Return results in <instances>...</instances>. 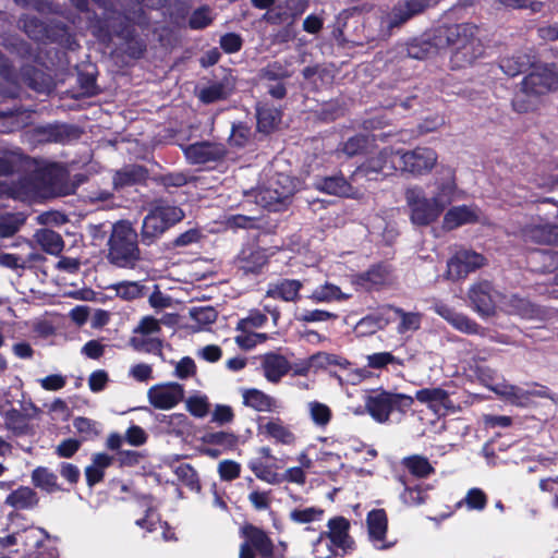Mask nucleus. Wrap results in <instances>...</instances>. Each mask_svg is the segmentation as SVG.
<instances>
[{
    "label": "nucleus",
    "mask_w": 558,
    "mask_h": 558,
    "mask_svg": "<svg viewBox=\"0 0 558 558\" xmlns=\"http://www.w3.org/2000/svg\"><path fill=\"white\" fill-rule=\"evenodd\" d=\"M107 247V260L116 267L132 269L141 259L138 233L128 220L112 225Z\"/></svg>",
    "instance_id": "f257e3e1"
},
{
    "label": "nucleus",
    "mask_w": 558,
    "mask_h": 558,
    "mask_svg": "<svg viewBox=\"0 0 558 558\" xmlns=\"http://www.w3.org/2000/svg\"><path fill=\"white\" fill-rule=\"evenodd\" d=\"M477 27L470 23L454 24L439 29V38L453 47L451 61L459 68L472 65L484 53L480 38L475 36Z\"/></svg>",
    "instance_id": "f03ea898"
},
{
    "label": "nucleus",
    "mask_w": 558,
    "mask_h": 558,
    "mask_svg": "<svg viewBox=\"0 0 558 558\" xmlns=\"http://www.w3.org/2000/svg\"><path fill=\"white\" fill-rule=\"evenodd\" d=\"M239 536L242 539L239 558H287V544H276L269 532L260 526L245 522L239 529Z\"/></svg>",
    "instance_id": "7ed1b4c3"
},
{
    "label": "nucleus",
    "mask_w": 558,
    "mask_h": 558,
    "mask_svg": "<svg viewBox=\"0 0 558 558\" xmlns=\"http://www.w3.org/2000/svg\"><path fill=\"white\" fill-rule=\"evenodd\" d=\"M136 27L146 31L149 20L142 8L134 11V19L128 14L119 15L112 24L113 34L125 45V53L133 59H141L147 50L145 39L141 38Z\"/></svg>",
    "instance_id": "20e7f679"
},
{
    "label": "nucleus",
    "mask_w": 558,
    "mask_h": 558,
    "mask_svg": "<svg viewBox=\"0 0 558 558\" xmlns=\"http://www.w3.org/2000/svg\"><path fill=\"white\" fill-rule=\"evenodd\" d=\"M184 211L173 205L159 201L149 209L145 216L142 229L141 241L144 245L154 244L167 230L184 218Z\"/></svg>",
    "instance_id": "39448f33"
},
{
    "label": "nucleus",
    "mask_w": 558,
    "mask_h": 558,
    "mask_svg": "<svg viewBox=\"0 0 558 558\" xmlns=\"http://www.w3.org/2000/svg\"><path fill=\"white\" fill-rule=\"evenodd\" d=\"M365 409L371 417L379 423L385 424L390 420L393 411L407 413L414 404L412 396L391 392L383 388L372 390L364 400Z\"/></svg>",
    "instance_id": "423d86ee"
},
{
    "label": "nucleus",
    "mask_w": 558,
    "mask_h": 558,
    "mask_svg": "<svg viewBox=\"0 0 558 558\" xmlns=\"http://www.w3.org/2000/svg\"><path fill=\"white\" fill-rule=\"evenodd\" d=\"M327 527L328 530L322 531L314 543V546H318L324 539L329 541L327 545L329 555L326 558L344 557L355 550L356 544L350 535L351 524L347 518L342 515L330 518Z\"/></svg>",
    "instance_id": "0eeeda50"
},
{
    "label": "nucleus",
    "mask_w": 558,
    "mask_h": 558,
    "mask_svg": "<svg viewBox=\"0 0 558 558\" xmlns=\"http://www.w3.org/2000/svg\"><path fill=\"white\" fill-rule=\"evenodd\" d=\"M410 209V220L414 226L426 227L435 222L444 213L432 198H427L421 186H410L404 192Z\"/></svg>",
    "instance_id": "6e6552de"
},
{
    "label": "nucleus",
    "mask_w": 558,
    "mask_h": 558,
    "mask_svg": "<svg viewBox=\"0 0 558 558\" xmlns=\"http://www.w3.org/2000/svg\"><path fill=\"white\" fill-rule=\"evenodd\" d=\"M397 150L392 147H384L375 156L368 157L351 174L353 182L361 179L377 180L379 174L388 175L398 169L395 163Z\"/></svg>",
    "instance_id": "1a4fd4ad"
},
{
    "label": "nucleus",
    "mask_w": 558,
    "mask_h": 558,
    "mask_svg": "<svg viewBox=\"0 0 558 558\" xmlns=\"http://www.w3.org/2000/svg\"><path fill=\"white\" fill-rule=\"evenodd\" d=\"M397 156L400 161L398 169L413 177L429 173L438 159V155L433 148L421 146L411 150L398 149Z\"/></svg>",
    "instance_id": "9d476101"
},
{
    "label": "nucleus",
    "mask_w": 558,
    "mask_h": 558,
    "mask_svg": "<svg viewBox=\"0 0 558 558\" xmlns=\"http://www.w3.org/2000/svg\"><path fill=\"white\" fill-rule=\"evenodd\" d=\"M269 257L267 248L256 242H248L242 246L233 264L243 276H259L268 265Z\"/></svg>",
    "instance_id": "9b49d317"
},
{
    "label": "nucleus",
    "mask_w": 558,
    "mask_h": 558,
    "mask_svg": "<svg viewBox=\"0 0 558 558\" xmlns=\"http://www.w3.org/2000/svg\"><path fill=\"white\" fill-rule=\"evenodd\" d=\"M395 268L387 262L371 265L365 271L352 277V283L366 292L379 291L393 283Z\"/></svg>",
    "instance_id": "f8f14e48"
},
{
    "label": "nucleus",
    "mask_w": 558,
    "mask_h": 558,
    "mask_svg": "<svg viewBox=\"0 0 558 558\" xmlns=\"http://www.w3.org/2000/svg\"><path fill=\"white\" fill-rule=\"evenodd\" d=\"M484 264L485 257L482 254L470 250H460L448 259L446 275L449 280L459 281Z\"/></svg>",
    "instance_id": "ddd939ff"
},
{
    "label": "nucleus",
    "mask_w": 558,
    "mask_h": 558,
    "mask_svg": "<svg viewBox=\"0 0 558 558\" xmlns=\"http://www.w3.org/2000/svg\"><path fill=\"white\" fill-rule=\"evenodd\" d=\"M523 89L538 97L558 89V73L554 64L536 66L523 77L521 84Z\"/></svg>",
    "instance_id": "4468645a"
},
{
    "label": "nucleus",
    "mask_w": 558,
    "mask_h": 558,
    "mask_svg": "<svg viewBox=\"0 0 558 558\" xmlns=\"http://www.w3.org/2000/svg\"><path fill=\"white\" fill-rule=\"evenodd\" d=\"M183 154L191 165H206L222 161L228 149L222 143L199 141L183 147Z\"/></svg>",
    "instance_id": "2eb2a0df"
},
{
    "label": "nucleus",
    "mask_w": 558,
    "mask_h": 558,
    "mask_svg": "<svg viewBox=\"0 0 558 558\" xmlns=\"http://www.w3.org/2000/svg\"><path fill=\"white\" fill-rule=\"evenodd\" d=\"M310 7L308 0H283L266 11L262 20L269 25H293Z\"/></svg>",
    "instance_id": "dca6fc26"
},
{
    "label": "nucleus",
    "mask_w": 558,
    "mask_h": 558,
    "mask_svg": "<svg viewBox=\"0 0 558 558\" xmlns=\"http://www.w3.org/2000/svg\"><path fill=\"white\" fill-rule=\"evenodd\" d=\"M435 3L436 0H399L386 17L388 29L402 26Z\"/></svg>",
    "instance_id": "f3484780"
},
{
    "label": "nucleus",
    "mask_w": 558,
    "mask_h": 558,
    "mask_svg": "<svg viewBox=\"0 0 558 558\" xmlns=\"http://www.w3.org/2000/svg\"><path fill=\"white\" fill-rule=\"evenodd\" d=\"M149 403L159 410H170L178 405L184 398V388L179 383L156 385L148 389Z\"/></svg>",
    "instance_id": "a211bd4d"
},
{
    "label": "nucleus",
    "mask_w": 558,
    "mask_h": 558,
    "mask_svg": "<svg viewBox=\"0 0 558 558\" xmlns=\"http://www.w3.org/2000/svg\"><path fill=\"white\" fill-rule=\"evenodd\" d=\"M21 29L34 41H54L59 32H65V25L50 26L39 17L23 14L19 21Z\"/></svg>",
    "instance_id": "6ab92c4d"
},
{
    "label": "nucleus",
    "mask_w": 558,
    "mask_h": 558,
    "mask_svg": "<svg viewBox=\"0 0 558 558\" xmlns=\"http://www.w3.org/2000/svg\"><path fill=\"white\" fill-rule=\"evenodd\" d=\"M264 417H258L257 432L276 445L293 446L296 442L295 434L280 417H271L264 423Z\"/></svg>",
    "instance_id": "aec40b11"
},
{
    "label": "nucleus",
    "mask_w": 558,
    "mask_h": 558,
    "mask_svg": "<svg viewBox=\"0 0 558 558\" xmlns=\"http://www.w3.org/2000/svg\"><path fill=\"white\" fill-rule=\"evenodd\" d=\"M368 538L376 549L386 550L393 546V543L386 541L388 531V518L383 508L373 509L366 515Z\"/></svg>",
    "instance_id": "412c9836"
},
{
    "label": "nucleus",
    "mask_w": 558,
    "mask_h": 558,
    "mask_svg": "<svg viewBox=\"0 0 558 558\" xmlns=\"http://www.w3.org/2000/svg\"><path fill=\"white\" fill-rule=\"evenodd\" d=\"M32 531L35 541L24 546L20 558H60L59 548L50 543L51 535L46 529L34 525Z\"/></svg>",
    "instance_id": "4be33fe9"
},
{
    "label": "nucleus",
    "mask_w": 558,
    "mask_h": 558,
    "mask_svg": "<svg viewBox=\"0 0 558 558\" xmlns=\"http://www.w3.org/2000/svg\"><path fill=\"white\" fill-rule=\"evenodd\" d=\"M353 183L351 177L347 179L339 172L333 175L317 178L314 185L316 190L328 195L354 198L357 191L353 187Z\"/></svg>",
    "instance_id": "5701e85b"
},
{
    "label": "nucleus",
    "mask_w": 558,
    "mask_h": 558,
    "mask_svg": "<svg viewBox=\"0 0 558 558\" xmlns=\"http://www.w3.org/2000/svg\"><path fill=\"white\" fill-rule=\"evenodd\" d=\"M20 76L23 83L38 94L49 95L56 88V83L50 73L32 64L21 66Z\"/></svg>",
    "instance_id": "b1692460"
},
{
    "label": "nucleus",
    "mask_w": 558,
    "mask_h": 558,
    "mask_svg": "<svg viewBox=\"0 0 558 558\" xmlns=\"http://www.w3.org/2000/svg\"><path fill=\"white\" fill-rule=\"evenodd\" d=\"M494 287L487 281L473 284L469 290V299L475 312L482 316H490L495 313Z\"/></svg>",
    "instance_id": "393cba45"
},
{
    "label": "nucleus",
    "mask_w": 558,
    "mask_h": 558,
    "mask_svg": "<svg viewBox=\"0 0 558 558\" xmlns=\"http://www.w3.org/2000/svg\"><path fill=\"white\" fill-rule=\"evenodd\" d=\"M436 312L454 329L466 335H480L484 330L483 327L468 315L458 313L454 308L441 304L436 307Z\"/></svg>",
    "instance_id": "a878e982"
},
{
    "label": "nucleus",
    "mask_w": 558,
    "mask_h": 558,
    "mask_svg": "<svg viewBox=\"0 0 558 558\" xmlns=\"http://www.w3.org/2000/svg\"><path fill=\"white\" fill-rule=\"evenodd\" d=\"M303 282L299 279L282 278L268 284L266 296L289 303H296L300 299V291Z\"/></svg>",
    "instance_id": "bb28decb"
},
{
    "label": "nucleus",
    "mask_w": 558,
    "mask_h": 558,
    "mask_svg": "<svg viewBox=\"0 0 558 558\" xmlns=\"http://www.w3.org/2000/svg\"><path fill=\"white\" fill-rule=\"evenodd\" d=\"M524 241L542 245H558V225L529 223L522 228Z\"/></svg>",
    "instance_id": "cd10ccee"
},
{
    "label": "nucleus",
    "mask_w": 558,
    "mask_h": 558,
    "mask_svg": "<svg viewBox=\"0 0 558 558\" xmlns=\"http://www.w3.org/2000/svg\"><path fill=\"white\" fill-rule=\"evenodd\" d=\"M257 131L270 134L278 129L282 120V110L268 101H259L256 105Z\"/></svg>",
    "instance_id": "c85d7f7f"
},
{
    "label": "nucleus",
    "mask_w": 558,
    "mask_h": 558,
    "mask_svg": "<svg viewBox=\"0 0 558 558\" xmlns=\"http://www.w3.org/2000/svg\"><path fill=\"white\" fill-rule=\"evenodd\" d=\"M262 368L265 378L277 384L291 371V364L284 355L269 352L263 356Z\"/></svg>",
    "instance_id": "c756f323"
},
{
    "label": "nucleus",
    "mask_w": 558,
    "mask_h": 558,
    "mask_svg": "<svg viewBox=\"0 0 558 558\" xmlns=\"http://www.w3.org/2000/svg\"><path fill=\"white\" fill-rule=\"evenodd\" d=\"M148 178V170L141 165H126L116 171L112 181L116 190L143 184Z\"/></svg>",
    "instance_id": "7c9ffc66"
},
{
    "label": "nucleus",
    "mask_w": 558,
    "mask_h": 558,
    "mask_svg": "<svg viewBox=\"0 0 558 558\" xmlns=\"http://www.w3.org/2000/svg\"><path fill=\"white\" fill-rule=\"evenodd\" d=\"M4 502L16 510H29L38 506L39 497L33 488L20 486L7 496Z\"/></svg>",
    "instance_id": "2f4dec72"
},
{
    "label": "nucleus",
    "mask_w": 558,
    "mask_h": 558,
    "mask_svg": "<svg viewBox=\"0 0 558 558\" xmlns=\"http://www.w3.org/2000/svg\"><path fill=\"white\" fill-rule=\"evenodd\" d=\"M400 464L415 478L423 480L435 474V468L428 458L422 454H411L402 458Z\"/></svg>",
    "instance_id": "473e14b6"
},
{
    "label": "nucleus",
    "mask_w": 558,
    "mask_h": 558,
    "mask_svg": "<svg viewBox=\"0 0 558 558\" xmlns=\"http://www.w3.org/2000/svg\"><path fill=\"white\" fill-rule=\"evenodd\" d=\"M243 404L258 412H271L276 409V400L257 388L243 391Z\"/></svg>",
    "instance_id": "72a5a7b5"
},
{
    "label": "nucleus",
    "mask_w": 558,
    "mask_h": 558,
    "mask_svg": "<svg viewBox=\"0 0 558 558\" xmlns=\"http://www.w3.org/2000/svg\"><path fill=\"white\" fill-rule=\"evenodd\" d=\"M32 483L35 487L45 490L48 494L56 492H70L58 483V476L46 466H37L32 472Z\"/></svg>",
    "instance_id": "f704fd0d"
},
{
    "label": "nucleus",
    "mask_w": 558,
    "mask_h": 558,
    "mask_svg": "<svg viewBox=\"0 0 558 558\" xmlns=\"http://www.w3.org/2000/svg\"><path fill=\"white\" fill-rule=\"evenodd\" d=\"M234 88V85L225 78L220 82H216L209 86L204 87L198 98L203 104L209 105L219 100H226Z\"/></svg>",
    "instance_id": "c9c22d12"
},
{
    "label": "nucleus",
    "mask_w": 558,
    "mask_h": 558,
    "mask_svg": "<svg viewBox=\"0 0 558 558\" xmlns=\"http://www.w3.org/2000/svg\"><path fill=\"white\" fill-rule=\"evenodd\" d=\"M199 440L205 445L220 447L223 451H231L239 445V435L227 430L205 432Z\"/></svg>",
    "instance_id": "e433bc0d"
},
{
    "label": "nucleus",
    "mask_w": 558,
    "mask_h": 558,
    "mask_svg": "<svg viewBox=\"0 0 558 558\" xmlns=\"http://www.w3.org/2000/svg\"><path fill=\"white\" fill-rule=\"evenodd\" d=\"M73 126L68 124H47L37 126L35 134L43 142L62 143L72 135Z\"/></svg>",
    "instance_id": "4c0bfd02"
},
{
    "label": "nucleus",
    "mask_w": 558,
    "mask_h": 558,
    "mask_svg": "<svg viewBox=\"0 0 558 558\" xmlns=\"http://www.w3.org/2000/svg\"><path fill=\"white\" fill-rule=\"evenodd\" d=\"M476 214L465 205L450 208L444 217V227L453 230L462 225L475 222Z\"/></svg>",
    "instance_id": "58836bf2"
},
{
    "label": "nucleus",
    "mask_w": 558,
    "mask_h": 558,
    "mask_svg": "<svg viewBox=\"0 0 558 558\" xmlns=\"http://www.w3.org/2000/svg\"><path fill=\"white\" fill-rule=\"evenodd\" d=\"M533 65L531 58L526 53H517L511 57L501 58L499 61V68L509 77H514Z\"/></svg>",
    "instance_id": "ea45409f"
},
{
    "label": "nucleus",
    "mask_w": 558,
    "mask_h": 558,
    "mask_svg": "<svg viewBox=\"0 0 558 558\" xmlns=\"http://www.w3.org/2000/svg\"><path fill=\"white\" fill-rule=\"evenodd\" d=\"M349 298V294L343 293L340 287L331 282H325L324 284L317 287L307 296V299L311 300L313 303H330L332 301H347Z\"/></svg>",
    "instance_id": "a19ab883"
},
{
    "label": "nucleus",
    "mask_w": 558,
    "mask_h": 558,
    "mask_svg": "<svg viewBox=\"0 0 558 558\" xmlns=\"http://www.w3.org/2000/svg\"><path fill=\"white\" fill-rule=\"evenodd\" d=\"M160 423L163 424L169 434H173L178 437L189 435L193 427L192 422L184 413H172L170 415H162Z\"/></svg>",
    "instance_id": "79ce46f5"
},
{
    "label": "nucleus",
    "mask_w": 558,
    "mask_h": 558,
    "mask_svg": "<svg viewBox=\"0 0 558 558\" xmlns=\"http://www.w3.org/2000/svg\"><path fill=\"white\" fill-rule=\"evenodd\" d=\"M0 76L8 81L9 87L1 92L4 97L17 98L20 97L21 88L13 82L15 77V69L11 60L0 50Z\"/></svg>",
    "instance_id": "37998d69"
},
{
    "label": "nucleus",
    "mask_w": 558,
    "mask_h": 558,
    "mask_svg": "<svg viewBox=\"0 0 558 558\" xmlns=\"http://www.w3.org/2000/svg\"><path fill=\"white\" fill-rule=\"evenodd\" d=\"M456 190L454 173L450 171L449 178L437 184V191L432 199L444 211L452 203Z\"/></svg>",
    "instance_id": "c03bdc74"
},
{
    "label": "nucleus",
    "mask_w": 558,
    "mask_h": 558,
    "mask_svg": "<svg viewBox=\"0 0 558 558\" xmlns=\"http://www.w3.org/2000/svg\"><path fill=\"white\" fill-rule=\"evenodd\" d=\"M178 480L190 490L199 493L202 484L197 471L190 463H181L173 470Z\"/></svg>",
    "instance_id": "a18cd8bd"
},
{
    "label": "nucleus",
    "mask_w": 558,
    "mask_h": 558,
    "mask_svg": "<svg viewBox=\"0 0 558 558\" xmlns=\"http://www.w3.org/2000/svg\"><path fill=\"white\" fill-rule=\"evenodd\" d=\"M73 427L81 435V440H93L101 433V425L97 421L85 416H77L73 420Z\"/></svg>",
    "instance_id": "49530a36"
},
{
    "label": "nucleus",
    "mask_w": 558,
    "mask_h": 558,
    "mask_svg": "<svg viewBox=\"0 0 558 558\" xmlns=\"http://www.w3.org/2000/svg\"><path fill=\"white\" fill-rule=\"evenodd\" d=\"M539 97L523 89V85H520V89L514 94L511 106L512 109L518 113H527L536 110L537 99Z\"/></svg>",
    "instance_id": "de8ad7c7"
},
{
    "label": "nucleus",
    "mask_w": 558,
    "mask_h": 558,
    "mask_svg": "<svg viewBox=\"0 0 558 558\" xmlns=\"http://www.w3.org/2000/svg\"><path fill=\"white\" fill-rule=\"evenodd\" d=\"M130 344L135 351L150 353L163 357V341L160 338L133 336L130 339Z\"/></svg>",
    "instance_id": "09e8293b"
},
{
    "label": "nucleus",
    "mask_w": 558,
    "mask_h": 558,
    "mask_svg": "<svg viewBox=\"0 0 558 558\" xmlns=\"http://www.w3.org/2000/svg\"><path fill=\"white\" fill-rule=\"evenodd\" d=\"M413 398L414 400L416 399L418 402L433 408L436 404H444L445 401L449 399V393L440 387L423 388L417 390Z\"/></svg>",
    "instance_id": "8fccbe9b"
},
{
    "label": "nucleus",
    "mask_w": 558,
    "mask_h": 558,
    "mask_svg": "<svg viewBox=\"0 0 558 558\" xmlns=\"http://www.w3.org/2000/svg\"><path fill=\"white\" fill-rule=\"evenodd\" d=\"M33 527L34 525L25 526L7 536L0 537V547L4 549L10 546L20 545L23 549L25 545L35 541L34 534H32L34 533V531H32Z\"/></svg>",
    "instance_id": "3c124183"
},
{
    "label": "nucleus",
    "mask_w": 558,
    "mask_h": 558,
    "mask_svg": "<svg viewBox=\"0 0 558 558\" xmlns=\"http://www.w3.org/2000/svg\"><path fill=\"white\" fill-rule=\"evenodd\" d=\"M290 76L291 75L287 66L279 61L267 63L258 72V78L267 82L286 81Z\"/></svg>",
    "instance_id": "603ef678"
},
{
    "label": "nucleus",
    "mask_w": 558,
    "mask_h": 558,
    "mask_svg": "<svg viewBox=\"0 0 558 558\" xmlns=\"http://www.w3.org/2000/svg\"><path fill=\"white\" fill-rule=\"evenodd\" d=\"M386 325L387 320L381 315L369 314L357 322L355 331L360 336H368L383 329Z\"/></svg>",
    "instance_id": "864d4df0"
},
{
    "label": "nucleus",
    "mask_w": 558,
    "mask_h": 558,
    "mask_svg": "<svg viewBox=\"0 0 558 558\" xmlns=\"http://www.w3.org/2000/svg\"><path fill=\"white\" fill-rule=\"evenodd\" d=\"M116 293L125 301H133L145 295L146 288L138 281H122L114 286Z\"/></svg>",
    "instance_id": "5fc2aeb1"
},
{
    "label": "nucleus",
    "mask_w": 558,
    "mask_h": 558,
    "mask_svg": "<svg viewBox=\"0 0 558 558\" xmlns=\"http://www.w3.org/2000/svg\"><path fill=\"white\" fill-rule=\"evenodd\" d=\"M368 145V136L364 134H355L341 143L337 150L343 153L348 157H354L362 154Z\"/></svg>",
    "instance_id": "6e6d98bb"
},
{
    "label": "nucleus",
    "mask_w": 558,
    "mask_h": 558,
    "mask_svg": "<svg viewBox=\"0 0 558 558\" xmlns=\"http://www.w3.org/2000/svg\"><path fill=\"white\" fill-rule=\"evenodd\" d=\"M25 218L21 214H7L0 217V238L13 236L24 225Z\"/></svg>",
    "instance_id": "4d7b16f0"
},
{
    "label": "nucleus",
    "mask_w": 558,
    "mask_h": 558,
    "mask_svg": "<svg viewBox=\"0 0 558 558\" xmlns=\"http://www.w3.org/2000/svg\"><path fill=\"white\" fill-rule=\"evenodd\" d=\"M39 242L44 251L52 255L60 254L64 247L62 236L53 230H44Z\"/></svg>",
    "instance_id": "13d9d810"
},
{
    "label": "nucleus",
    "mask_w": 558,
    "mask_h": 558,
    "mask_svg": "<svg viewBox=\"0 0 558 558\" xmlns=\"http://www.w3.org/2000/svg\"><path fill=\"white\" fill-rule=\"evenodd\" d=\"M310 416L315 425L325 427L332 418L330 408L319 401H311L308 403Z\"/></svg>",
    "instance_id": "bf43d9fd"
},
{
    "label": "nucleus",
    "mask_w": 558,
    "mask_h": 558,
    "mask_svg": "<svg viewBox=\"0 0 558 558\" xmlns=\"http://www.w3.org/2000/svg\"><path fill=\"white\" fill-rule=\"evenodd\" d=\"M250 470L255 474V476L271 485L281 484V478H279V473L271 470L270 466L263 464L258 460H252L248 462Z\"/></svg>",
    "instance_id": "052dcab7"
},
{
    "label": "nucleus",
    "mask_w": 558,
    "mask_h": 558,
    "mask_svg": "<svg viewBox=\"0 0 558 558\" xmlns=\"http://www.w3.org/2000/svg\"><path fill=\"white\" fill-rule=\"evenodd\" d=\"M214 17L211 16V10L208 5H202L195 9L189 19V27L191 29H204L211 25Z\"/></svg>",
    "instance_id": "680f3d73"
},
{
    "label": "nucleus",
    "mask_w": 558,
    "mask_h": 558,
    "mask_svg": "<svg viewBox=\"0 0 558 558\" xmlns=\"http://www.w3.org/2000/svg\"><path fill=\"white\" fill-rule=\"evenodd\" d=\"M77 84L81 89V97H93L100 93L95 73L78 72Z\"/></svg>",
    "instance_id": "e2e57ef3"
},
{
    "label": "nucleus",
    "mask_w": 558,
    "mask_h": 558,
    "mask_svg": "<svg viewBox=\"0 0 558 558\" xmlns=\"http://www.w3.org/2000/svg\"><path fill=\"white\" fill-rule=\"evenodd\" d=\"M323 514L324 510L317 507H308L304 509L295 508L290 512L289 518L294 523L305 524L320 520Z\"/></svg>",
    "instance_id": "0e129e2a"
},
{
    "label": "nucleus",
    "mask_w": 558,
    "mask_h": 558,
    "mask_svg": "<svg viewBox=\"0 0 558 558\" xmlns=\"http://www.w3.org/2000/svg\"><path fill=\"white\" fill-rule=\"evenodd\" d=\"M366 359H367V366L369 368H374V369H383L389 364H397L400 366L403 365V361L401 359H399V357L395 356L392 353L386 352V351L369 354V355H367Z\"/></svg>",
    "instance_id": "69168bd1"
},
{
    "label": "nucleus",
    "mask_w": 558,
    "mask_h": 558,
    "mask_svg": "<svg viewBox=\"0 0 558 558\" xmlns=\"http://www.w3.org/2000/svg\"><path fill=\"white\" fill-rule=\"evenodd\" d=\"M434 51V46L428 40L414 38L407 45L408 56L412 59L423 60Z\"/></svg>",
    "instance_id": "338daca9"
},
{
    "label": "nucleus",
    "mask_w": 558,
    "mask_h": 558,
    "mask_svg": "<svg viewBox=\"0 0 558 558\" xmlns=\"http://www.w3.org/2000/svg\"><path fill=\"white\" fill-rule=\"evenodd\" d=\"M190 316L198 326L205 327L216 322L218 313L211 306H199L193 307Z\"/></svg>",
    "instance_id": "774afa93"
}]
</instances>
